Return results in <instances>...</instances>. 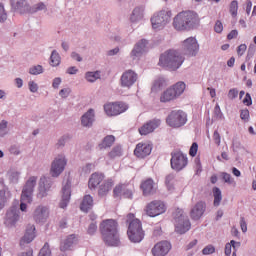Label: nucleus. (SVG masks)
I'll use <instances>...</instances> for the list:
<instances>
[{
    "label": "nucleus",
    "instance_id": "aec40b11",
    "mask_svg": "<svg viewBox=\"0 0 256 256\" xmlns=\"http://www.w3.org/2000/svg\"><path fill=\"white\" fill-rule=\"evenodd\" d=\"M171 248L172 246L169 242L162 241L157 243L152 248L151 252L153 256H166L170 252Z\"/></svg>",
    "mask_w": 256,
    "mask_h": 256
},
{
    "label": "nucleus",
    "instance_id": "13d9d810",
    "mask_svg": "<svg viewBox=\"0 0 256 256\" xmlns=\"http://www.w3.org/2000/svg\"><path fill=\"white\" fill-rule=\"evenodd\" d=\"M98 227H97V223H92L89 228H88V234L93 235L96 233Z\"/></svg>",
    "mask_w": 256,
    "mask_h": 256
},
{
    "label": "nucleus",
    "instance_id": "2f4dec72",
    "mask_svg": "<svg viewBox=\"0 0 256 256\" xmlns=\"http://www.w3.org/2000/svg\"><path fill=\"white\" fill-rule=\"evenodd\" d=\"M115 143V136L114 135H107L103 141L99 144V149L104 150L111 148Z\"/></svg>",
    "mask_w": 256,
    "mask_h": 256
},
{
    "label": "nucleus",
    "instance_id": "7c9ffc66",
    "mask_svg": "<svg viewBox=\"0 0 256 256\" xmlns=\"http://www.w3.org/2000/svg\"><path fill=\"white\" fill-rule=\"evenodd\" d=\"M147 43H148V42H147V40H145V39L140 40V41L134 46V50H132V56L138 57V56H140L143 52H145Z\"/></svg>",
    "mask_w": 256,
    "mask_h": 256
},
{
    "label": "nucleus",
    "instance_id": "72a5a7b5",
    "mask_svg": "<svg viewBox=\"0 0 256 256\" xmlns=\"http://www.w3.org/2000/svg\"><path fill=\"white\" fill-rule=\"evenodd\" d=\"M241 247V243L240 242H236L234 240H232L230 243H227L225 245V255L226 256H231L232 254V248L234 251H237L238 248Z\"/></svg>",
    "mask_w": 256,
    "mask_h": 256
},
{
    "label": "nucleus",
    "instance_id": "ddd939ff",
    "mask_svg": "<svg viewBox=\"0 0 256 256\" xmlns=\"http://www.w3.org/2000/svg\"><path fill=\"white\" fill-rule=\"evenodd\" d=\"M106 114L110 117L119 116L128 110L127 104L123 102L108 103L104 106Z\"/></svg>",
    "mask_w": 256,
    "mask_h": 256
},
{
    "label": "nucleus",
    "instance_id": "58836bf2",
    "mask_svg": "<svg viewBox=\"0 0 256 256\" xmlns=\"http://www.w3.org/2000/svg\"><path fill=\"white\" fill-rule=\"evenodd\" d=\"M222 179L224 180L225 183L230 184V185H236V181L232 177L230 173L227 172H222L221 173Z\"/></svg>",
    "mask_w": 256,
    "mask_h": 256
},
{
    "label": "nucleus",
    "instance_id": "338daca9",
    "mask_svg": "<svg viewBox=\"0 0 256 256\" xmlns=\"http://www.w3.org/2000/svg\"><path fill=\"white\" fill-rule=\"evenodd\" d=\"M67 73H69V75H76V73H78V69L76 67H70L67 70Z\"/></svg>",
    "mask_w": 256,
    "mask_h": 256
},
{
    "label": "nucleus",
    "instance_id": "49530a36",
    "mask_svg": "<svg viewBox=\"0 0 256 256\" xmlns=\"http://www.w3.org/2000/svg\"><path fill=\"white\" fill-rule=\"evenodd\" d=\"M216 252V249L213 245H208L202 250L203 255H211Z\"/></svg>",
    "mask_w": 256,
    "mask_h": 256
},
{
    "label": "nucleus",
    "instance_id": "c85d7f7f",
    "mask_svg": "<svg viewBox=\"0 0 256 256\" xmlns=\"http://www.w3.org/2000/svg\"><path fill=\"white\" fill-rule=\"evenodd\" d=\"M114 185L113 179L105 180L99 187L98 194L100 197L107 196V194L111 191Z\"/></svg>",
    "mask_w": 256,
    "mask_h": 256
},
{
    "label": "nucleus",
    "instance_id": "473e14b6",
    "mask_svg": "<svg viewBox=\"0 0 256 256\" xmlns=\"http://www.w3.org/2000/svg\"><path fill=\"white\" fill-rule=\"evenodd\" d=\"M47 181V178L46 177H42L40 179V183H39V196L42 198V197H45L47 195V191H49L50 189V185ZM47 184V185H46Z\"/></svg>",
    "mask_w": 256,
    "mask_h": 256
},
{
    "label": "nucleus",
    "instance_id": "9d476101",
    "mask_svg": "<svg viewBox=\"0 0 256 256\" xmlns=\"http://www.w3.org/2000/svg\"><path fill=\"white\" fill-rule=\"evenodd\" d=\"M172 17V11L169 9H164L151 18V25L154 30L163 29L168 22H170Z\"/></svg>",
    "mask_w": 256,
    "mask_h": 256
},
{
    "label": "nucleus",
    "instance_id": "5701e85b",
    "mask_svg": "<svg viewBox=\"0 0 256 256\" xmlns=\"http://www.w3.org/2000/svg\"><path fill=\"white\" fill-rule=\"evenodd\" d=\"M205 202H197L190 212V216L193 220H199L205 213Z\"/></svg>",
    "mask_w": 256,
    "mask_h": 256
},
{
    "label": "nucleus",
    "instance_id": "a18cd8bd",
    "mask_svg": "<svg viewBox=\"0 0 256 256\" xmlns=\"http://www.w3.org/2000/svg\"><path fill=\"white\" fill-rule=\"evenodd\" d=\"M30 75H40V73H43V68L41 65L33 66L29 70Z\"/></svg>",
    "mask_w": 256,
    "mask_h": 256
},
{
    "label": "nucleus",
    "instance_id": "f03ea898",
    "mask_svg": "<svg viewBox=\"0 0 256 256\" xmlns=\"http://www.w3.org/2000/svg\"><path fill=\"white\" fill-rule=\"evenodd\" d=\"M118 223L116 220L107 219L103 220L100 224V232L104 242L109 246H118L120 243Z\"/></svg>",
    "mask_w": 256,
    "mask_h": 256
},
{
    "label": "nucleus",
    "instance_id": "4c0bfd02",
    "mask_svg": "<svg viewBox=\"0 0 256 256\" xmlns=\"http://www.w3.org/2000/svg\"><path fill=\"white\" fill-rule=\"evenodd\" d=\"M50 59L52 67H58V65H60L61 58L55 50L52 52Z\"/></svg>",
    "mask_w": 256,
    "mask_h": 256
},
{
    "label": "nucleus",
    "instance_id": "bb28decb",
    "mask_svg": "<svg viewBox=\"0 0 256 256\" xmlns=\"http://www.w3.org/2000/svg\"><path fill=\"white\" fill-rule=\"evenodd\" d=\"M35 238V227L33 225L29 226L26 230L24 237L20 240V245L25 246L31 243Z\"/></svg>",
    "mask_w": 256,
    "mask_h": 256
},
{
    "label": "nucleus",
    "instance_id": "0e129e2a",
    "mask_svg": "<svg viewBox=\"0 0 256 256\" xmlns=\"http://www.w3.org/2000/svg\"><path fill=\"white\" fill-rule=\"evenodd\" d=\"M240 227L242 232H247V222L245 221V218H241L240 220Z\"/></svg>",
    "mask_w": 256,
    "mask_h": 256
},
{
    "label": "nucleus",
    "instance_id": "a211bd4d",
    "mask_svg": "<svg viewBox=\"0 0 256 256\" xmlns=\"http://www.w3.org/2000/svg\"><path fill=\"white\" fill-rule=\"evenodd\" d=\"M140 189L142 191L143 196H151L156 193L157 184L152 178H146L141 181Z\"/></svg>",
    "mask_w": 256,
    "mask_h": 256
},
{
    "label": "nucleus",
    "instance_id": "39448f33",
    "mask_svg": "<svg viewBox=\"0 0 256 256\" xmlns=\"http://www.w3.org/2000/svg\"><path fill=\"white\" fill-rule=\"evenodd\" d=\"M186 89V84L182 81L170 86L160 95V103H170L178 99Z\"/></svg>",
    "mask_w": 256,
    "mask_h": 256
},
{
    "label": "nucleus",
    "instance_id": "de8ad7c7",
    "mask_svg": "<svg viewBox=\"0 0 256 256\" xmlns=\"http://www.w3.org/2000/svg\"><path fill=\"white\" fill-rule=\"evenodd\" d=\"M38 256H51V251L49 249V244L46 243L44 247L41 249Z\"/></svg>",
    "mask_w": 256,
    "mask_h": 256
},
{
    "label": "nucleus",
    "instance_id": "6ab92c4d",
    "mask_svg": "<svg viewBox=\"0 0 256 256\" xmlns=\"http://www.w3.org/2000/svg\"><path fill=\"white\" fill-rule=\"evenodd\" d=\"M152 153V146L148 143H138L134 149V156L144 159Z\"/></svg>",
    "mask_w": 256,
    "mask_h": 256
},
{
    "label": "nucleus",
    "instance_id": "a19ab883",
    "mask_svg": "<svg viewBox=\"0 0 256 256\" xmlns=\"http://www.w3.org/2000/svg\"><path fill=\"white\" fill-rule=\"evenodd\" d=\"M239 3L238 1H232L229 7V11L233 17L238 15Z\"/></svg>",
    "mask_w": 256,
    "mask_h": 256
},
{
    "label": "nucleus",
    "instance_id": "5fc2aeb1",
    "mask_svg": "<svg viewBox=\"0 0 256 256\" xmlns=\"http://www.w3.org/2000/svg\"><path fill=\"white\" fill-rule=\"evenodd\" d=\"M243 104L247 107H249L253 104V100L251 99V94L246 93V96L243 99Z\"/></svg>",
    "mask_w": 256,
    "mask_h": 256
},
{
    "label": "nucleus",
    "instance_id": "6e6d98bb",
    "mask_svg": "<svg viewBox=\"0 0 256 256\" xmlns=\"http://www.w3.org/2000/svg\"><path fill=\"white\" fill-rule=\"evenodd\" d=\"M245 51H247V45L246 44H241L240 46H238V48H237L238 56H242L243 54H245Z\"/></svg>",
    "mask_w": 256,
    "mask_h": 256
},
{
    "label": "nucleus",
    "instance_id": "c756f323",
    "mask_svg": "<svg viewBox=\"0 0 256 256\" xmlns=\"http://www.w3.org/2000/svg\"><path fill=\"white\" fill-rule=\"evenodd\" d=\"M94 205V200L90 194L84 196L83 201L81 202L80 209L81 211L87 213L89 210L92 209Z\"/></svg>",
    "mask_w": 256,
    "mask_h": 256
},
{
    "label": "nucleus",
    "instance_id": "dca6fc26",
    "mask_svg": "<svg viewBox=\"0 0 256 256\" xmlns=\"http://www.w3.org/2000/svg\"><path fill=\"white\" fill-rule=\"evenodd\" d=\"M160 126H161L160 119H151V120L145 122L141 127L138 128V133L141 136H147V135L153 133Z\"/></svg>",
    "mask_w": 256,
    "mask_h": 256
},
{
    "label": "nucleus",
    "instance_id": "f704fd0d",
    "mask_svg": "<svg viewBox=\"0 0 256 256\" xmlns=\"http://www.w3.org/2000/svg\"><path fill=\"white\" fill-rule=\"evenodd\" d=\"M213 197H214V202H213L214 206L215 207L220 206L223 196H222V191L219 187L213 188Z\"/></svg>",
    "mask_w": 256,
    "mask_h": 256
},
{
    "label": "nucleus",
    "instance_id": "9b49d317",
    "mask_svg": "<svg viewBox=\"0 0 256 256\" xmlns=\"http://www.w3.org/2000/svg\"><path fill=\"white\" fill-rule=\"evenodd\" d=\"M167 210V206L162 200H152L146 204L144 212L148 217H158L164 214Z\"/></svg>",
    "mask_w": 256,
    "mask_h": 256
},
{
    "label": "nucleus",
    "instance_id": "f8f14e48",
    "mask_svg": "<svg viewBox=\"0 0 256 256\" xmlns=\"http://www.w3.org/2000/svg\"><path fill=\"white\" fill-rule=\"evenodd\" d=\"M134 192V186L131 183H118L114 186L112 194L114 198L121 199L122 197L126 199H132Z\"/></svg>",
    "mask_w": 256,
    "mask_h": 256
},
{
    "label": "nucleus",
    "instance_id": "cd10ccee",
    "mask_svg": "<svg viewBox=\"0 0 256 256\" xmlns=\"http://www.w3.org/2000/svg\"><path fill=\"white\" fill-rule=\"evenodd\" d=\"M95 121V113L93 109H89L83 116H82V126L83 127H91Z\"/></svg>",
    "mask_w": 256,
    "mask_h": 256
},
{
    "label": "nucleus",
    "instance_id": "b1692460",
    "mask_svg": "<svg viewBox=\"0 0 256 256\" xmlns=\"http://www.w3.org/2000/svg\"><path fill=\"white\" fill-rule=\"evenodd\" d=\"M20 216L18 210H8L6 212L5 225L12 227L18 222Z\"/></svg>",
    "mask_w": 256,
    "mask_h": 256
},
{
    "label": "nucleus",
    "instance_id": "4468645a",
    "mask_svg": "<svg viewBox=\"0 0 256 256\" xmlns=\"http://www.w3.org/2000/svg\"><path fill=\"white\" fill-rule=\"evenodd\" d=\"M66 165L67 159L64 157V155H58L51 165L50 173L52 177H59L65 170Z\"/></svg>",
    "mask_w": 256,
    "mask_h": 256
},
{
    "label": "nucleus",
    "instance_id": "e433bc0d",
    "mask_svg": "<svg viewBox=\"0 0 256 256\" xmlns=\"http://www.w3.org/2000/svg\"><path fill=\"white\" fill-rule=\"evenodd\" d=\"M143 18V9L141 8H135L134 11H132V16H130V20L132 22L139 21Z\"/></svg>",
    "mask_w": 256,
    "mask_h": 256
},
{
    "label": "nucleus",
    "instance_id": "37998d69",
    "mask_svg": "<svg viewBox=\"0 0 256 256\" xmlns=\"http://www.w3.org/2000/svg\"><path fill=\"white\" fill-rule=\"evenodd\" d=\"M199 150V145L197 142H193L190 149H189V155L191 157H196Z\"/></svg>",
    "mask_w": 256,
    "mask_h": 256
},
{
    "label": "nucleus",
    "instance_id": "423d86ee",
    "mask_svg": "<svg viewBox=\"0 0 256 256\" xmlns=\"http://www.w3.org/2000/svg\"><path fill=\"white\" fill-rule=\"evenodd\" d=\"M37 182V177L35 176H31L25 186L23 187L22 190V194H21V198H20V210L22 212H26L27 211V204H31L33 201V191H34V187L36 185Z\"/></svg>",
    "mask_w": 256,
    "mask_h": 256
},
{
    "label": "nucleus",
    "instance_id": "09e8293b",
    "mask_svg": "<svg viewBox=\"0 0 256 256\" xmlns=\"http://www.w3.org/2000/svg\"><path fill=\"white\" fill-rule=\"evenodd\" d=\"M175 177L173 174H168L165 178V184L167 185L168 190H172L171 183L174 181Z\"/></svg>",
    "mask_w": 256,
    "mask_h": 256
},
{
    "label": "nucleus",
    "instance_id": "0eeeda50",
    "mask_svg": "<svg viewBox=\"0 0 256 256\" xmlns=\"http://www.w3.org/2000/svg\"><path fill=\"white\" fill-rule=\"evenodd\" d=\"M187 121V114L182 110H173L166 118V124L174 129L183 127Z\"/></svg>",
    "mask_w": 256,
    "mask_h": 256
},
{
    "label": "nucleus",
    "instance_id": "393cba45",
    "mask_svg": "<svg viewBox=\"0 0 256 256\" xmlns=\"http://www.w3.org/2000/svg\"><path fill=\"white\" fill-rule=\"evenodd\" d=\"M78 238L76 235H69L66 239H64L60 244V250L62 252L69 251L71 247L77 244Z\"/></svg>",
    "mask_w": 256,
    "mask_h": 256
},
{
    "label": "nucleus",
    "instance_id": "680f3d73",
    "mask_svg": "<svg viewBox=\"0 0 256 256\" xmlns=\"http://www.w3.org/2000/svg\"><path fill=\"white\" fill-rule=\"evenodd\" d=\"M70 92L69 88H64L60 91V96L65 99L70 95Z\"/></svg>",
    "mask_w": 256,
    "mask_h": 256
},
{
    "label": "nucleus",
    "instance_id": "4d7b16f0",
    "mask_svg": "<svg viewBox=\"0 0 256 256\" xmlns=\"http://www.w3.org/2000/svg\"><path fill=\"white\" fill-rule=\"evenodd\" d=\"M240 118L241 120H244V121L249 120V110L248 109L242 110L240 114Z\"/></svg>",
    "mask_w": 256,
    "mask_h": 256
},
{
    "label": "nucleus",
    "instance_id": "864d4df0",
    "mask_svg": "<svg viewBox=\"0 0 256 256\" xmlns=\"http://www.w3.org/2000/svg\"><path fill=\"white\" fill-rule=\"evenodd\" d=\"M214 30L216 33H222L224 30V25L221 21H217L214 26Z\"/></svg>",
    "mask_w": 256,
    "mask_h": 256
},
{
    "label": "nucleus",
    "instance_id": "a878e982",
    "mask_svg": "<svg viewBox=\"0 0 256 256\" xmlns=\"http://www.w3.org/2000/svg\"><path fill=\"white\" fill-rule=\"evenodd\" d=\"M105 179L104 174L102 173H93L89 180V188L91 190L96 189Z\"/></svg>",
    "mask_w": 256,
    "mask_h": 256
},
{
    "label": "nucleus",
    "instance_id": "e2e57ef3",
    "mask_svg": "<svg viewBox=\"0 0 256 256\" xmlns=\"http://www.w3.org/2000/svg\"><path fill=\"white\" fill-rule=\"evenodd\" d=\"M239 35L238 30H232L228 35H227V39L232 40L234 38H237Z\"/></svg>",
    "mask_w": 256,
    "mask_h": 256
},
{
    "label": "nucleus",
    "instance_id": "8fccbe9b",
    "mask_svg": "<svg viewBox=\"0 0 256 256\" xmlns=\"http://www.w3.org/2000/svg\"><path fill=\"white\" fill-rule=\"evenodd\" d=\"M239 96V91L236 88H232L228 92V98L230 100H235Z\"/></svg>",
    "mask_w": 256,
    "mask_h": 256
},
{
    "label": "nucleus",
    "instance_id": "f3484780",
    "mask_svg": "<svg viewBox=\"0 0 256 256\" xmlns=\"http://www.w3.org/2000/svg\"><path fill=\"white\" fill-rule=\"evenodd\" d=\"M138 80V74L133 70H126L120 77V85L130 89Z\"/></svg>",
    "mask_w": 256,
    "mask_h": 256
},
{
    "label": "nucleus",
    "instance_id": "2eb2a0df",
    "mask_svg": "<svg viewBox=\"0 0 256 256\" xmlns=\"http://www.w3.org/2000/svg\"><path fill=\"white\" fill-rule=\"evenodd\" d=\"M182 46L185 54H187L188 56H196L200 49L198 41L194 37H189L184 40Z\"/></svg>",
    "mask_w": 256,
    "mask_h": 256
},
{
    "label": "nucleus",
    "instance_id": "69168bd1",
    "mask_svg": "<svg viewBox=\"0 0 256 256\" xmlns=\"http://www.w3.org/2000/svg\"><path fill=\"white\" fill-rule=\"evenodd\" d=\"M9 152L15 156L19 155L20 151L16 145H12L9 149Z\"/></svg>",
    "mask_w": 256,
    "mask_h": 256
},
{
    "label": "nucleus",
    "instance_id": "6e6552de",
    "mask_svg": "<svg viewBox=\"0 0 256 256\" xmlns=\"http://www.w3.org/2000/svg\"><path fill=\"white\" fill-rule=\"evenodd\" d=\"M188 162L189 160L187 154L183 153L182 151L175 150L171 152L170 165L174 171H182L188 166Z\"/></svg>",
    "mask_w": 256,
    "mask_h": 256
},
{
    "label": "nucleus",
    "instance_id": "ea45409f",
    "mask_svg": "<svg viewBox=\"0 0 256 256\" xmlns=\"http://www.w3.org/2000/svg\"><path fill=\"white\" fill-rule=\"evenodd\" d=\"M86 79L90 83H94L97 81V79H100V73L99 72H88L86 73Z\"/></svg>",
    "mask_w": 256,
    "mask_h": 256
},
{
    "label": "nucleus",
    "instance_id": "c9c22d12",
    "mask_svg": "<svg viewBox=\"0 0 256 256\" xmlns=\"http://www.w3.org/2000/svg\"><path fill=\"white\" fill-rule=\"evenodd\" d=\"M122 156V148L121 146H114L110 152H108V157L110 159H115Z\"/></svg>",
    "mask_w": 256,
    "mask_h": 256
},
{
    "label": "nucleus",
    "instance_id": "f257e3e1",
    "mask_svg": "<svg viewBox=\"0 0 256 256\" xmlns=\"http://www.w3.org/2000/svg\"><path fill=\"white\" fill-rule=\"evenodd\" d=\"M173 27L178 31H186L200 25V17L194 11H182L173 18Z\"/></svg>",
    "mask_w": 256,
    "mask_h": 256
},
{
    "label": "nucleus",
    "instance_id": "052dcab7",
    "mask_svg": "<svg viewBox=\"0 0 256 256\" xmlns=\"http://www.w3.org/2000/svg\"><path fill=\"white\" fill-rule=\"evenodd\" d=\"M29 89L32 93H36L38 91V85L35 82L30 81L29 82Z\"/></svg>",
    "mask_w": 256,
    "mask_h": 256
},
{
    "label": "nucleus",
    "instance_id": "79ce46f5",
    "mask_svg": "<svg viewBox=\"0 0 256 256\" xmlns=\"http://www.w3.org/2000/svg\"><path fill=\"white\" fill-rule=\"evenodd\" d=\"M167 83L164 78H157L153 83V89H161V87H166Z\"/></svg>",
    "mask_w": 256,
    "mask_h": 256
},
{
    "label": "nucleus",
    "instance_id": "4be33fe9",
    "mask_svg": "<svg viewBox=\"0 0 256 256\" xmlns=\"http://www.w3.org/2000/svg\"><path fill=\"white\" fill-rule=\"evenodd\" d=\"M62 200L60 202V208L64 209L67 207L70 197H71V182L70 180H67L66 184L63 186L62 189Z\"/></svg>",
    "mask_w": 256,
    "mask_h": 256
},
{
    "label": "nucleus",
    "instance_id": "bf43d9fd",
    "mask_svg": "<svg viewBox=\"0 0 256 256\" xmlns=\"http://www.w3.org/2000/svg\"><path fill=\"white\" fill-rule=\"evenodd\" d=\"M7 18V14L5 13L3 4L0 3V21H4Z\"/></svg>",
    "mask_w": 256,
    "mask_h": 256
},
{
    "label": "nucleus",
    "instance_id": "412c9836",
    "mask_svg": "<svg viewBox=\"0 0 256 256\" xmlns=\"http://www.w3.org/2000/svg\"><path fill=\"white\" fill-rule=\"evenodd\" d=\"M49 217V208L47 206H37V208L33 212V219L37 223L45 222Z\"/></svg>",
    "mask_w": 256,
    "mask_h": 256
},
{
    "label": "nucleus",
    "instance_id": "7ed1b4c3",
    "mask_svg": "<svg viewBox=\"0 0 256 256\" xmlns=\"http://www.w3.org/2000/svg\"><path fill=\"white\" fill-rule=\"evenodd\" d=\"M185 58L176 50L165 51L159 57L158 65L168 71H177L183 65Z\"/></svg>",
    "mask_w": 256,
    "mask_h": 256
},
{
    "label": "nucleus",
    "instance_id": "603ef678",
    "mask_svg": "<svg viewBox=\"0 0 256 256\" xmlns=\"http://www.w3.org/2000/svg\"><path fill=\"white\" fill-rule=\"evenodd\" d=\"M7 121L5 120H2L1 123H0V137H3L5 136L6 134V131L5 129L7 128Z\"/></svg>",
    "mask_w": 256,
    "mask_h": 256
},
{
    "label": "nucleus",
    "instance_id": "3c124183",
    "mask_svg": "<svg viewBox=\"0 0 256 256\" xmlns=\"http://www.w3.org/2000/svg\"><path fill=\"white\" fill-rule=\"evenodd\" d=\"M213 141L217 146L221 145V135L218 130H215L213 133Z\"/></svg>",
    "mask_w": 256,
    "mask_h": 256
},
{
    "label": "nucleus",
    "instance_id": "c03bdc74",
    "mask_svg": "<svg viewBox=\"0 0 256 256\" xmlns=\"http://www.w3.org/2000/svg\"><path fill=\"white\" fill-rule=\"evenodd\" d=\"M6 203H7L6 192L5 190H0V211L3 210Z\"/></svg>",
    "mask_w": 256,
    "mask_h": 256
},
{
    "label": "nucleus",
    "instance_id": "20e7f679",
    "mask_svg": "<svg viewBox=\"0 0 256 256\" xmlns=\"http://www.w3.org/2000/svg\"><path fill=\"white\" fill-rule=\"evenodd\" d=\"M126 222L129 224L128 239H130V242L140 243L145 237L141 221L135 218V214H128L126 216Z\"/></svg>",
    "mask_w": 256,
    "mask_h": 256
},
{
    "label": "nucleus",
    "instance_id": "1a4fd4ad",
    "mask_svg": "<svg viewBox=\"0 0 256 256\" xmlns=\"http://www.w3.org/2000/svg\"><path fill=\"white\" fill-rule=\"evenodd\" d=\"M175 220V231L180 235L185 234L191 229V223L186 216L183 214V210L177 208V210L173 214Z\"/></svg>",
    "mask_w": 256,
    "mask_h": 256
},
{
    "label": "nucleus",
    "instance_id": "774afa93",
    "mask_svg": "<svg viewBox=\"0 0 256 256\" xmlns=\"http://www.w3.org/2000/svg\"><path fill=\"white\" fill-rule=\"evenodd\" d=\"M60 83H61V78H55L54 81H53L54 89H58Z\"/></svg>",
    "mask_w": 256,
    "mask_h": 256
}]
</instances>
